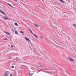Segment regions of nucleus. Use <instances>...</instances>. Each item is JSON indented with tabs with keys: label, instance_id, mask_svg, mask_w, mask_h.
<instances>
[{
	"label": "nucleus",
	"instance_id": "1",
	"mask_svg": "<svg viewBox=\"0 0 76 76\" xmlns=\"http://www.w3.org/2000/svg\"><path fill=\"white\" fill-rule=\"evenodd\" d=\"M0 13H2V14H3V15H6V13H5V12H4L3 11L0 10Z\"/></svg>",
	"mask_w": 76,
	"mask_h": 76
},
{
	"label": "nucleus",
	"instance_id": "2",
	"mask_svg": "<svg viewBox=\"0 0 76 76\" xmlns=\"http://www.w3.org/2000/svg\"><path fill=\"white\" fill-rule=\"evenodd\" d=\"M2 18L3 19H4V20H7V19H8V18H7V17H2Z\"/></svg>",
	"mask_w": 76,
	"mask_h": 76
},
{
	"label": "nucleus",
	"instance_id": "3",
	"mask_svg": "<svg viewBox=\"0 0 76 76\" xmlns=\"http://www.w3.org/2000/svg\"><path fill=\"white\" fill-rule=\"evenodd\" d=\"M25 39H26V40H27V41H28V42H30V40H29L28 38L26 37H25Z\"/></svg>",
	"mask_w": 76,
	"mask_h": 76
},
{
	"label": "nucleus",
	"instance_id": "4",
	"mask_svg": "<svg viewBox=\"0 0 76 76\" xmlns=\"http://www.w3.org/2000/svg\"><path fill=\"white\" fill-rule=\"evenodd\" d=\"M69 59L72 62H73V60L72 58H69Z\"/></svg>",
	"mask_w": 76,
	"mask_h": 76
},
{
	"label": "nucleus",
	"instance_id": "5",
	"mask_svg": "<svg viewBox=\"0 0 76 76\" xmlns=\"http://www.w3.org/2000/svg\"><path fill=\"white\" fill-rule=\"evenodd\" d=\"M7 4H8V5L9 6H10V7H12V8H13L14 9V7L12 6V5H11L10 4H9L8 3H7Z\"/></svg>",
	"mask_w": 76,
	"mask_h": 76
},
{
	"label": "nucleus",
	"instance_id": "6",
	"mask_svg": "<svg viewBox=\"0 0 76 76\" xmlns=\"http://www.w3.org/2000/svg\"><path fill=\"white\" fill-rule=\"evenodd\" d=\"M33 35H34V37H35V38H36L37 39H38V37L35 34H32Z\"/></svg>",
	"mask_w": 76,
	"mask_h": 76
},
{
	"label": "nucleus",
	"instance_id": "7",
	"mask_svg": "<svg viewBox=\"0 0 76 76\" xmlns=\"http://www.w3.org/2000/svg\"><path fill=\"white\" fill-rule=\"evenodd\" d=\"M34 24L36 26V27H37V28H38V27H39V26H37V24L36 23H34Z\"/></svg>",
	"mask_w": 76,
	"mask_h": 76
},
{
	"label": "nucleus",
	"instance_id": "8",
	"mask_svg": "<svg viewBox=\"0 0 76 76\" xmlns=\"http://www.w3.org/2000/svg\"><path fill=\"white\" fill-rule=\"evenodd\" d=\"M60 1L61 2H62L63 3H65L64 1H63V0H60Z\"/></svg>",
	"mask_w": 76,
	"mask_h": 76
},
{
	"label": "nucleus",
	"instance_id": "9",
	"mask_svg": "<svg viewBox=\"0 0 76 76\" xmlns=\"http://www.w3.org/2000/svg\"><path fill=\"white\" fill-rule=\"evenodd\" d=\"M15 34H16L17 35H18V31H15Z\"/></svg>",
	"mask_w": 76,
	"mask_h": 76
},
{
	"label": "nucleus",
	"instance_id": "10",
	"mask_svg": "<svg viewBox=\"0 0 76 76\" xmlns=\"http://www.w3.org/2000/svg\"><path fill=\"white\" fill-rule=\"evenodd\" d=\"M6 34H7V35H10V34L7 32H5Z\"/></svg>",
	"mask_w": 76,
	"mask_h": 76
},
{
	"label": "nucleus",
	"instance_id": "11",
	"mask_svg": "<svg viewBox=\"0 0 76 76\" xmlns=\"http://www.w3.org/2000/svg\"><path fill=\"white\" fill-rule=\"evenodd\" d=\"M39 72H45V73H46V71H44L39 70Z\"/></svg>",
	"mask_w": 76,
	"mask_h": 76
},
{
	"label": "nucleus",
	"instance_id": "12",
	"mask_svg": "<svg viewBox=\"0 0 76 76\" xmlns=\"http://www.w3.org/2000/svg\"><path fill=\"white\" fill-rule=\"evenodd\" d=\"M4 75L5 76H8V74H7V73H6Z\"/></svg>",
	"mask_w": 76,
	"mask_h": 76
},
{
	"label": "nucleus",
	"instance_id": "13",
	"mask_svg": "<svg viewBox=\"0 0 76 76\" xmlns=\"http://www.w3.org/2000/svg\"><path fill=\"white\" fill-rule=\"evenodd\" d=\"M20 33H21V34H24V33H23V32L22 31H20Z\"/></svg>",
	"mask_w": 76,
	"mask_h": 76
},
{
	"label": "nucleus",
	"instance_id": "14",
	"mask_svg": "<svg viewBox=\"0 0 76 76\" xmlns=\"http://www.w3.org/2000/svg\"><path fill=\"white\" fill-rule=\"evenodd\" d=\"M29 30H30V31H31V34H33V33H32V31H31V29H30V28H29Z\"/></svg>",
	"mask_w": 76,
	"mask_h": 76
},
{
	"label": "nucleus",
	"instance_id": "15",
	"mask_svg": "<svg viewBox=\"0 0 76 76\" xmlns=\"http://www.w3.org/2000/svg\"><path fill=\"white\" fill-rule=\"evenodd\" d=\"M4 40H7V37L4 38Z\"/></svg>",
	"mask_w": 76,
	"mask_h": 76
},
{
	"label": "nucleus",
	"instance_id": "16",
	"mask_svg": "<svg viewBox=\"0 0 76 76\" xmlns=\"http://www.w3.org/2000/svg\"><path fill=\"white\" fill-rule=\"evenodd\" d=\"M36 66H37V67H42V66H38L37 65H36Z\"/></svg>",
	"mask_w": 76,
	"mask_h": 76
},
{
	"label": "nucleus",
	"instance_id": "17",
	"mask_svg": "<svg viewBox=\"0 0 76 76\" xmlns=\"http://www.w3.org/2000/svg\"><path fill=\"white\" fill-rule=\"evenodd\" d=\"M15 25H16V26H18V23H15Z\"/></svg>",
	"mask_w": 76,
	"mask_h": 76
},
{
	"label": "nucleus",
	"instance_id": "18",
	"mask_svg": "<svg viewBox=\"0 0 76 76\" xmlns=\"http://www.w3.org/2000/svg\"><path fill=\"white\" fill-rule=\"evenodd\" d=\"M73 26H74V27H75H75H76V25H75L74 24H73Z\"/></svg>",
	"mask_w": 76,
	"mask_h": 76
},
{
	"label": "nucleus",
	"instance_id": "19",
	"mask_svg": "<svg viewBox=\"0 0 76 76\" xmlns=\"http://www.w3.org/2000/svg\"><path fill=\"white\" fill-rule=\"evenodd\" d=\"M32 76V74H30L29 75V76Z\"/></svg>",
	"mask_w": 76,
	"mask_h": 76
},
{
	"label": "nucleus",
	"instance_id": "20",
	"mask_svg": "<svg viewBox=\"0 0 76 76\" xmlns=\"http://www.w3.org/2000/svg\"><path fill=\"white\" fill-rule=\"evenodd\" d=\"M11 47L12 48H13L14 47L13 45H11Z\"/></svg>",
	"mask_w": 76,
	"mask_h": 76
},
{
	"label": "nucleus",
	"instance_id": "21",
	"mask_svg": "<svg viewBox=\"0 0 76 76\" xmlns=\"http://www.w3.org/2000/svg\"><path fill=\"white\" fill-rule=\"evenodd\" d=\"M18 60V58H15V60Z\"/></svg>",
	"mask_w": 76,
	"mask_h": 76
},
{
	"label": "nucleus",
	"instance_id": "22",
	"mask_svg": "<svg viewBox=\"0 0 76 76\" xmlns=\"http://www.w3.org/2000/svg\"><path fill=\"white\" fill-rule=\"evenodd\" d=\"M12 69H13V68H14V66H12Z\"/></svg>",
	"mask_w": 76,
	"mask_h": 76
},
{
	"label": "nucleus",
	"instance_id": "23",
	"mask_svg": "<svg viewBox=\"0 0 76 76\" xmlns=\"http://www.w3.org/2000/svg\"><path fill=\"white\" fill-rule=\"evenodd\" d=\"M20 69H23V67H21Z\"/></svg>",
	"mask_w": 76,
	"mask_h": 76
},
{
	"label": "nucleus",
	"instance_id": "24",
	"mask_svg": "<svg viewBox=\"0 0 76 76\" xmlns=\"http://www.w3.org/2000/svg\"><path fill=\"white\" fill-rule=\"evenodd\" d=\"M9 25L10 26V27L11 26H10V25L9 24Z\"/></svg>",
	"mask_w": 76,
	"mask_h": 76
},
{
	"label": "nucleus",
	"instance_id": "25",
	"mask_svg": "<svg viewBox=\"0 0 76 76\" xmlns=\"http://www.w3.org/2000/svg\"><path fill=\"white\" fill-rule=\"evenodd\" d=\"M8 58H9V59H11V58H10V57H9Z\"/></svg>",
	"mask_w": 76,
	"mask_h": 76
},
{
	"label": "nucleus",
	"instance_id": "26",
	"mask_svg": "<svg viewBox=\"0 0 76 76\" xmlns=\"http://www.w3.org/2000/svg\"><path fill=\"white\" fill-rule=\"evenodd\" d=\"M12 31H14V29H12Z\"/></svg>",
	"mask_w": 76,
	"mask_h": 76
},
{
	"label": "nucleus",
	"instance_id": "27",
	"mask_svg": "<svg viewBox=\"0 0 76 76\" xmlns=\"http://www.w3.org/2000/svg\"><path fill=\"white\" fill-rule=\"evenodd\" d=\"M40 38H43V37H42V36H40Z\"/></svg>",
	"mask_w": 76,
	"mask_h": 76
},
{
	"label": "nucleus",
	"instance_id": "28",
	"mask_svg": "<svg viewBox=\"0 0 76 76\" xmlns=\"http://www.w3.org/2000/svg\"><path fill=\"white\" fill-rule=\"evenodd\" d=\"M7 73H9V72H7Z\"/></svg>",
	"mask_w": 76,
	"mask_h": 76
},
{
	"label": "nucleus",
	"instance_id": "29",
	"mask_svg": "<svg viewBox=\"0 0 76 76\" xmlns=\"http://www.w3.org/2000/svg\"><path fill=\"white\" fill-rule=\"evenodd\" d=\"M15 1H17V0H14Z\"/></svg>",
	"mask_w": 76,
	"mask_h": 76
},
{
	"label": "nucleus",
	"instance_id": "30",
	"mask_svg": "<svg viewBox=\"0 0 76 76\" xmlns=\"http://www.w3.org/2000/svg\"><path fill=\"white\" fill-rule=\"evenodd\" d=\"M2 15H0V17H1V16Z\"/></svg>",
	"mask_w": 76,
	"mask_h": 76
},
{
	"label": "nucleus",
	"instance_id": "31",
	"mask_svg": "<svg viewBox=\"0 0 76 76\" xmlns=\"http://www.w3.org/2000/svg\"><path fill=\"white\" fill-rule=\"evenodd\" d=\"M36 57H37V58H38V56H36Z\"/></svg>",
	"mask_w": 76,
	"mask_h": 76
},
{
	"label": "nucleus",
	"instance_id": "32",
	"mask_svg": "<svg viewBox=\"0 0 76 76\" xmlns=\"http://www.w3.org/2000/svg\"><path fill=\"white\" fill-rule=\"evenodd\" d=\"M38 72H39V71H38V72H37V73H38Z\"/></svg>",
	"mask_w": 76,
	"mask_h": 76
},
{
	"label": "nucleus",
	"instance_id": "33",
	"mask_svg": "<svg viewBox=\"0 0 76 76\" xmlns=\"http://www.w3.org/2000/svg\"><path fill=\"white\" fill-rule=\"evenodd\" d=\"M38 7H40V6H38Z\"/></svg>",
	"mask_w": 76,
	"mask_h": 76
}]
</instances>
